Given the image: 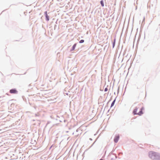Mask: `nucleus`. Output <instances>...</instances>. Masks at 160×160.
I'll list each match as a JSON object with an SVG mask.
<instances>
[{"label":"nucleus","mask_w":160,"mask_h":160,"mask_svg":"<svg viewBox=\"0 0 160 160\" xmlns=\"http://www.w3.org/2000/svg\"><path fill=\"white\" fill-rule=\"evenodd\" d=\"M76 44H75L73 45V46L72 47V50H74L75 49V47H76Z\"/></svg>","instance_id":"nucleus-7"},{"label":"nucleus","mask_w":160,"mask_h":160,"mask_svg":"<svg viewBox=\"0 0 160 160\" xmlns=\"http://www.w3.org/2000/svg\"><path fill=\"white\" fill-rule=\"evenodd\" d=\"M149 157L154 160H160V155L156 152L151 151L149 152Z\"/></svg>","instance_id":"nucleus-1"},{"label":"nucleus","mask_w":160,"mask_h":160,"mask_svg":"<svg viewBox=\"0 0 160 160\" xmlns=\"http://www.w3.org/2000/svg\"><path fill=\"white\" fill-rule=\"evenodd\" d=\"M108 90V89L107 88H106L105 89L104 91L105 92H107Z\"/></svg>","instance_id":"nucleus-10"},{"label":"nucleus","mask_w":160,"mask_h":160,"mask_svg":"<svg viewBox=\"0 0 160 160\" xmlns=\"http://www.w3.org/2000/svg\"><path fill=\"white\" fill-rule=\"evenodd\" d=\"M119 139V136H117L115 137L114 139V141L115 142H117Z\"/></svg>","instance_id":"nucleus-4"},{"label":"nucleus","mask_w":160,"mask_h":160,"mask_svg":"<svg viewBox=\"0 0 160 160\" xmlns=\"http://www.w3.org/2000/svg\"><path fill=\"white\" fill-rule=\"evenodd\" d=\"M45 14H46V20L47 21H48L49 20V17L48 15L47 14V12H46Z\"/></svg>","instance_id":"nucleus-5"},{"label":"nucleus","mask_w":160,"mask_h":160,"mask_svg":"<svg viewBox=\"0 0 160 160\" xmlns=\"http://www.w3.org/2000/svg\"><path fill=\"white\" fill-rule=\"evenodd\" d=\"M84 42V40H81L79 41V43H82Z\"/></svg>","instance_id":"nucleus-9"},{"label":"nucleus","mask_w":160,"mask_h":160,"mask_svg":"<svg viewBox=\"0 0 160 160\" xmlns=\"http://www.w3.org/2000/svg\"><path fill=\"white\" fill-rule=\"evenodd\" d=\"M115 99L113 101V102H112V104H111V107H112L114 104V103H115Z\"/></svg>","instance_id":"nucleus-8"},{"label":"nucleus","mask_w":160,"mask_h":160,"mask_svg":"<svg viewBox=\"0 0 160 160\" xmlns=\"http://www.w3.org/2000/svg\"><path fill=\"white\" fill-rule=\"evenodd\" d=\"M10 92L11 93L16 94L18 93V91L15 89H12L10 90Z\"/></svg>","instance_id":"nucleus-3"},{"label":"nucleus","mask_w":160,"mask_h":160,"mask_svg":"<svg viewBox=\"0 0 160 160\" xmlns=\"http://www.w3.org/2000/svg\"><path fill=\"white\" fill-rule=\"evenodd\" d=\"M143 108L141 107L139 108V107H136V108L133 110V113L134 114H138L139 115H141L143 114L142 110Z\"/></svg>","instance_id":"nucleus-2"},{"label":"nucleus","mask_w":160,"mask_h":160,"mask_svg":"<svg viewBox=\"0 0 160 160\" xmlns=\"http://www.w3.org/2000/svg\"><path fill=\"white\" fill-rule=\"evenodd\" d=\"M100 3L102 7H103L104 6V4L102 0L100 1Z\"/></svg>","instance_id":"nucleus-6"}]
</instances>
